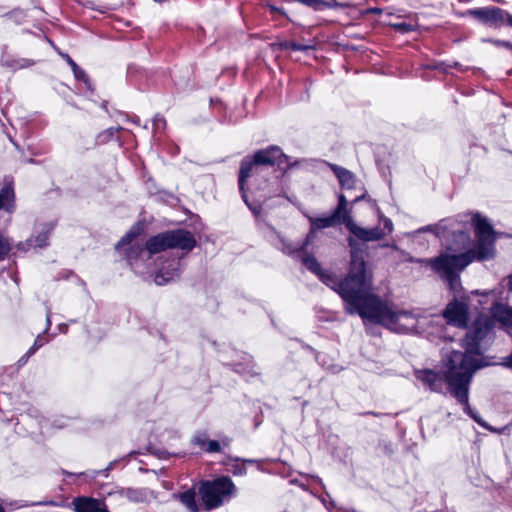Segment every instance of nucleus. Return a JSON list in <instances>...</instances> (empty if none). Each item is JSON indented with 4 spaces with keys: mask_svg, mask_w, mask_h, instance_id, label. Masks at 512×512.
<instances>
[{
    "mask_svg": "<svg viewBox=\"0 0 512 512\" xmlns=\"http://www.w3.org/2000/svg\"><path fill=\"white\" fill-rule=\"evenodd\" d=\"M39 504H41V505H52V506H56L57 505L54 501L40 502Z\"/></svg>",
    "mask_w": 512,
    "mask_h": 512,
    "instance_id": "obj_42",
    "label": "nucleus"
},
{
    "mask_svg": "<svg viewBox=\"0 0 512 512\" xmlns=\"http://www.w3.org/2000/svg\"><path fill=\"white\" fill-rule=\"evenodd\" d=\"M71 504L75 512H109L104 501L88 496L75 497Z\"/></svg>",
    "mask_w": 512,
    "mask_h": 512,
    "instance_id": "obj_13",
    "label": "nucleus"
},
{
    "mask_svg": "<svg viewBox=\"0 0 512 512\" xmlns=\"http://www.w3.org/2000/svg\"><path fill=\"white\" fill-rule=\"evenodd\" d=\"M145 249L148 253V258H150L153 254H157L166 249H169L166 233H160L148 239Z\"/></svg>",
    "mask_w": 512,
    "mask_h": 512,
    "instance_id": "obj_18",
    "label": "nucleus"
},
{
    "mask_svg": "<svg viewBox=\"0 0 512 512\" xmlns=\"http://www.w3.org/2000/svg\"><path fill=\"white\" fill-rule=\"evenodd\" d=\"M245 463H254V460H244Z\"/></svg>",
    "mask_w": 512,
    "mask_h": 512,
    "instance_id": "obj_48",
    "label": "nucleus"
},
{
    "mask_svg": "<svg viewBox=\"0 0 512 512\" xmlns=\"http://www.w3.org/2000/svg\"><path fill=\"white\" fill-rule=\"evenodd\" d=\"M165 233L169 249L191 251L196 245V240L193 234L189 231L179 229Z\"/></svg>",
    "mask_w": 512,
    "mask_h": 512,
    "instance_id": "obj_11",
    "label": "nucleus"
},
{
    "mask_svg": "<svg viewBox=\"0 0 512 512\" xmlns=\"http://www.w3.org/2000/svg\"><path fill=\"white\" fill-rule=\"evenodd\" d=\"M50 316H51V313H50V310H48L47 311V316H46V329H45V331L49 330V328H50V325H51Z\"/></svg>",
    "mask_w": 512,
    "mask_h": 512,
    "instance_id": "obj_38",
    "label": "nucleus"
},
{
    "mask_svg": "<svg viewBox=\"0 0 512 512\" xmlns=\"http://www.w3.org/2000/svg\"><path fill=\"white\" fill-rule=\"evenodd\" d=\"M153 125H154L155 129H157V130L164 129V127H165V120H164V118L160 117V116H156L154 118Z\"/></svg>",
    "mask_w": 512,
    "mask_h": 512,
    "instance_id": "obj_33",
    "label": "nucleus"
},
{
    "mask_svg": "<svg viewBox=\"0 0 512 512\" xmlns=\"http://www.w3.org/2000/svg\"><path fill=\"white\" fill-rule=\"evenodd\" d=\"M208 441L209 440H208L206 434H204V433H198L192 439V443L195 445H198L203 450H205Z\"/></svg>",
    "mask_w": 512,
    "mask_h": 512,
    "instance_id": "obj_26",
    "label": "nucleus"
},
{
    "mask_svg": "<svg viewBox=\"0 0 512 512\" xmlns=\"http://www.w3.org/2000/svg\"><path fill=\"white\" fill-rule=\"evenodd\" d=\"M330 167L343 189L352 190L357 188L359 182L352 172L335 164H331Z\"/></svg>",
    "mask_w": 512,
    "mask_h": 512,
    "instance_id": "obj_16",
    "label": "nucleus"
},
{
    "mask_svg": "<svg viewBox=\"0 0 512 512\" xmlns=\"http://www.w3.org/2000/svg\"><path fill=\"white\" fill-rule=\"evenodd\" d=\"M349 244H350V246H351L352 248L354 247V240H353L352 238H350V240H349Z\"/></svg>",
    "mask_w": 512,
    "mask_h": 512,
    "instance_id": "obj_46",
    "label": "nucleus"
},
{
    "mask_svg": "<svg viewBox=\"0 0 512 512\" xmlns=\"http://www.w3.org/2000/svg\"><path fill=\"white\" fill-rule=\"evenodd\" d=\"M316 232H317V230L314 229V227L310 225V230H309L308 234L306 235L304 241L301 243L304 251L314 241Z\"/></svg>",
    "mask_w": 512,
    "mask_h": 512,
    "instance_id": "obj_27",
    "label": "nucleus"
},
{
    "mask_svg": "<svg viewBox=\"0 0 512 512\" xmlns=\"http://www.w3.org/2000/svg\"><path fill=\"white\" fill-rule=\"evenodd\" d=\"M263 166H277L284 169L286 172L293 164L289 162V157L286 156L282 150L277 146H271L267 149L257 151L253 159L245 158L241 162L240 175H239V189L242 193V198L254 214L259 213V207L251 206L248 202L247 195L244 192V184L247 178L253 173L262 172Z\"/></svg>",
    "mask_w": 512,
    "mask_h": 512,
    "instance_id": "obj_5",
    "label": "nucleus"
},
{
    "mask_svg": "<svg viewBox=\"0 0 512 512\" xmlns=\"http://www.w3.org/2000/svg\"><path fill=\"white\" fill-rule=\"evenodd\" d=\"M43 344L44 341H42L41 335H38L31 348L27 351V357L33 355L40 347L43 346Z\"/></svg>",
    "mask_w": 512,
    "mask_h": 512,
    "instance_id": "obj_29",
    "label": "nucleus"
},
{
    "mask_svg": "<svg viewBox=\"0 0 512 512\" xmlns=\"http://www.w3.org/2000/svg\"><path fill=\"white\" fill-rule=\"evenodd\" d=\"M181 503L187 508L189 512H198L199 506L196 502V493L193 490H187L177 495Z\"/></svg>",
    "mask_w": 512,
    "mask_h": 512,
    "instance_id": "obj_22",
    "label": "nucleus"
},
{
    "mask_svg": "<svg viewBox=\"0 0 512 512\" xmlns=\"http://www.w3.org/2000/svg\"><path fill=\"white\" fill-rule=\"evenodd\" d=\"M72 71L76 79L83 81L88 87L90 86L86 73L79 66H76Z\"/></svg>",
    "mask_w": 512,
    "mask_h": 512,
    "instance_id": "obj_28",
    "label": "nucleus"
},
{
    "mask_svg": "<svg viewBox=\"0 0 512 512\" xmlns=\"http://www.w3.org/2000/svg\"><path fill=\"white\" fill-rule=\"evenodd\" d=\"M64 58L66 59L67 63L71 67V69H74V68H76V66H78L67 54L64 55Z\"/></svg>",
    "mask_w": 512,
    "mask_h": 512,
    "instance_id": "obj_36",
    "label": "nucleus"
},
{
    "mask_svg": "<svg viewBox=\"0 0 512 512\" xmlns=\"http://www.w3.org/2000/svg\"><path fill=\"white\" fill-rule=\"evenodd\" d=\"M232 472L234 475H244L246 473V468L244 464L236 463L233 465Z\"/></svg>",
    "mask_w": 512,
    "mask_h": 512,
    "instance_id": "obj_32",
    "label": "nucleus"
},
{
    "mask_svg": "<svg viewBox=\"0 0 512 512\" xmlns=\"http://www.w3.org/2000/svg\"><path fill=\"white\" fill-rule=\"evenodd\" d=\"M386 26H390V27L394 28L395 30L402 32V33L413 31L416 28L415 24L406 23L405 21L396 22V23L386 21Z\"/></svg>",
    "mask_w": 512,
    "mask_h": 512,
    "instance_id": "obj_23",
    "label": "nucleus"
},
{
    "mask_svg": "<svg viewBox=\"0 0 512 512\" xmlns=\"http://www.w3.org/2000/svg\"><path fill=\"white\" fill-rule=\"evenodd\" d=\"M306 216L310 222V225L313 226L316 230L332 227L337 222H341V219L334 213L328 217H312L309 215Z\"/></svg>",
    "mask_w": 512,
    "mask_h": 512,
    "instance_id": "obj_21",
    "label": "nucleus"
},
{
    "mask_svg": "<svg viewBox=\"0 0 512 512\" xmlns=\"http://www.w3.org/2000/svg\"><path fill=\"white\" fill-rule=\"evenodd\" d=\"M54 226L52 223L43 224L35 233L27 240L29 247L42 248L48 244L49 236Z\"/></svg>",
    "mask_w": 512,
    "mask_h": 512,
    "instance_id": "obj_17",
    "label": "nucleus"
},
{
    "mask_svg": "<svg viewBox=\"0 0 512 512\" xmlns=\"http://www.w3.org/2000/svg\"><path fill=\"white\" fill-rule=\"evenodd\" d=\"M32 63L29 62L28 60H21V62L19 63V65L17 66L18 68H24V67H27V66H30Z\"/></svg>",
    "mask_w": 512,
    "mask_h": 512,
    "instance_id": "obj_40",
    "label": "nucleus"
},
{
    "mask_svg": "<svg viewBox=\"0 0 512 512\" xmlns=\"http://www.w3.org/2000/svg\"><path fill=\"white\" fill-rule=\"evenodd\" d=\"M206 452L212 453V452H220L221 451V445L216 440H209L207 442V446L205 448Z\"/></svg>",
    "mask_w": 512,
    "mask_h": 512,
    "instance_id": "obj_30",
    "label": "nucleus"
},
{
    "mask_svg": "<svg viewBox=\"0 0 512 512\" xmlns=\"http://www.w3.org/2000/svg\"><path fill=\"white\" fill-rule=\"evenodd\" d=\"M333 213L336 214L341 220L343 219V216L346 215V213L350 215V211L347 210V199L345 195L341 194L339 196L338 206Z\"/></svg>",
    "mask_w": 512,
    "mask_h": 512,
    "instance_id": "obj_25",
    "label": "nucleus"
},
{
    "mask_svg": "<svg viewBox=\"0 0 512 512\" xmlns=\"http://www.w3.org/2000/svg\"><path fill=\"white\" fill-rule=\"evenodd\" d=\"M364 197H365V195L362 193L361 195L356 196L355 199L353 200V202H358L361 199H363Z\"/></svg>",
    "mask_w": 512,
    "mask_h": 512,
    "instance_id": "obj_43",
    "label": "nucleus"
},
{
    "mask_svg": "<svg viewBox=\"0 0 512 512\" xmlns=\"http://www.w3.org/2000/svg\"><path fill=\"white\" fill-rule=\"evenodd\" d=\"M138 233L139 231L137 229L130 230L116 245L117 250L122 249L126 245H130L126 251V258L132 267L136 265L137 260L140 257L148 256L145 248L138 243H133V239L138 235Z\"/></svg>",
    "mask_w": 512,
    "mask_h": 512,
    "instance_id": "obj_9",
    "label": "nucleus"
},
{
    "mask_svg": "<svg viewBox=\"0 0 512 512\" xmlns=\"http://www.w3.org/2000/svg\"><path fill=\"white\" fill-rule=\"evenodd\" d=\"M442 321L445 319L447 324L458 327L465 328L468 323L469 315H468V305L463 300H454L447 304L445 310L443 311L442 316H439ZM445 329L447 327L442 322ZM445 334L448 338H439L444 341H453V337L448 334L447 330H445Z\"/></svg>",
    "mask_w": 512,
    "mask_h": 512,
    "instance_id": "obj_8",
    "label": "nucleus"
},
{
    "mask_svg": "<svg viewBox=\"0 0 512 512\" xmlns=\"http://www.w3.org/2000/svg\"><path fill=\"white\" fill-rule=\"evenodd\" d=\"M235 485L229 477L203 482L199 494L207 510L221 506L235 493Z\"/></svg>",
    "mask_w": 512,
    "mask_h": 512,
    "instance_id": "obj_7",
    "label": "nucleus"
},
{
    "mask_svg": "<svg viewBox=\"0 0 512 512\" xmlns=\"http://www.w3.org/2000/svg\"><path fill=\"white\" fill-rule=\"evenodd\" d=\"M0 512H5L4 508H0Z\"/></svg>",
    "mask_w": 512,
    "mask_h": 512,
    "instance_id": "obj_49",
    "label": "nucleus"
},
{
    "mask_svg": "<svg viewBox=\"0 0 512 512\" xmlns=\"http://www.w3.org/2000/svg\"><path fill=\"white\" fill-rule=\"evenodd\" d=\"M342 223L345 224L349 232L356 237L358 240L369 242L375 241L381 238L382 230L378 227L366 229L358 226L351 218V215L346 213L343 216Z\"/></svg>",
    "mask_w": 512,
    "mask_h": 512,
    "instance_id": "obj_10",
    "label": "nucleus"
},
{
    "mask_svg": "<svg viewBox=\"0 0 512 512\" xmlns=\"http://www.w3.org/2000/svg\"><path fill=\"white\" fill-rule=\"evenodd\" d=\"M180 275V262L173 259L166 261L162 267L156 272L155 283L157 285H165L170 281L178 278Z\"/></svg>",
    "mask_w": 512,
    "mask_h": 512,
    "instance_id": "obj_14",
    "label": "nucleus"
},
{
    "mask_svg": "<svg viewBox=\"0 0 512 512\" xmlns=\"http://www.w3.org/2000/svg\"><path fill=\"white\" fill-rule=\"evenodd\" d=\"M492 327L493 320L488 316L477 317L464 339L465 352L453 350L446 356L444 378L430 369L415 372L416 378L435 392L442 390L445 381L450 393L464 405V411L479 424H482L480 418L469 405V384L475 371L483 366L476 356L481 353L480 342Z\"/></svg>",
    "mask_w": 512,
    "mask_h": 512,
    "instance_id": "obj_1",
    "label": "nucleus"
},
{
    "mask_svg": "<svg viewBox=\"0 0 512 512\" xmlns=\"http://www.w3.org/2000/svg\"><path fill=\"white\" fill-rule=\"evenodd\" d=\"M9 250V243L0 237V260L4 259V257L8 254Z\"/></svg>",
    "mask_w": 512,
    "mask_h": 512,
    "instance_id": "obj_31",
    "label": "nucleus"
},
{
    "mask_svg": "<svg viewBox=\"0 0 512 512\" xmlns=\"http://www.w3.org/2000/svg\"><path fill=\"white\" fill-rule=\"evenodd\" d=\"M281 47L283 49H291V50H295V51H307V50L314 49V45H310V44L303 45V44L292 42V41H287V42L282 43Z\"/></svg>",
    "mask_w": 512,
    "mask_h": 512,
    "instance_id": "obj_24",
    "label": "nucleus"
},
{
    "mask_svg": "<svg viewBox=\"0 0 512 512\" xmlns=\"http://www.w3.org/2000/svg\"><path fill=\"white\" fill-rule=\"evenodd\" d=\"M492 317L507 328H512V309L506 305L495 303L491 307Z\"/></svg>",
    "mask_w": 512,
    "mask_h": 512,
    "instance_id": "obj_19",
    "label": "nucleus"
},
{
    "mask_svg": "<svg viewBox=\"0 0 512 512\" xmlns=\"http://www.w3.org/2000/svg\"><path fill=\"white\" fill-rule=\"evenodd\" d=\"M0 508H3L2 504L0 503Z\"/></svg>",
    "mask_w": 512,
    "mask_h": 512,
    "instance_id": "obj_50",
    "label": "nucleus"
},
{
    "mask_svg": "<svg viewBox=\"0 0 512 512\" xmlns=\"http://www.w3.org/2000/svg\"><path fill=\"white\" fill-rule=\"evenodd\" d=\"M128 497L130 499L134 500V501H138L139 500L135 491H129L128 492Z\"/></svg>",
    "mask_w": 512,
    "mask_h": 512,
    "instance_id": "obj_41",
    "label": "nucleus"
},
{
    "mask_svg": "<svg viewBox=\"0 0 512 512\" xmlns=\"http://www.w3.org/2000/svg\"><path fill=\"white\" fill-rule=\"evenodd\" d=\"M15 208V194L11 184H6L0 191V209L13 213Z\"/></svg>",
    "mask_w": 512,
    "mask_h": 512,
    "instance_id": "obj_20",
    "label": "nucleus"
},
{
    "mask_svg": "<svg viewBox=\"0 0 512 512\" xmlns=\"http://www.w3.org/2000/svg\"><path fill=\"white\" fill-rule=\"evenodd\" d=\"M507 24L508 26L512 27V15L504 11L503 20L500 21L499 25Z\"/></svg>",
    "mask_w": 512,
    "mask_h": 512,
    "instance_id": "obj_34",
    "label": "nucleus"
},
{
    "mask_svg": "<svg viewBox=\"0 0 512 512\" xmlns=\"http://www.w3.org/2000/svg\"><path fill=\"white\" fill-rule=\"evenodd\" d=\"M386 329L395 333H426L431 340L448 338L439 315L393 310L386 304Z\"/></svg>",
    "mask_w": 512,
    "mask_h": 512,
    "instance_id": "obj_4",
    "label": "nucleus"
},
{
    "mask_svg": "<svg viewBox=\"0 0 512 512\" xmlns=\"http://www.w3.org/2000/svg\"><path fill=\"white\" fill-rule=\"evenodd\" d=\"M432 232L442 241V244L451 252L465 253L471 246V239L467 231L460 227V224L453 219H445L436 225H428L418 232Z\"/></svg>",
    "mask_w": 512,
    "mask_h": 512,
    "instance_id": "obj_6",
    "label": "nucleus"
},
{
    "mask_svg": "<svg viewBox=\"0 0 512 512\" xmlns=\"http://www.w3.org/2000/svg\"><path fill=\"white\" fill-rule=\"evenodd\" d=\"M502 365L507 368L512 369V354L504 359Z\"/></svg>",
    "mask_w": 512,
    "mask_h": 512,
    "instance_id": "obj_35",
    "label": "nucleus"
},
{
    "mask_svg": "<svg viewBox=\"0 0 512 512\" xmlns=\"http://www.w3.org/2000/svg\"><path fill=\"white\" fill-rule=\"evenodd\" d=\"M466 14L473 16L488 26H499L500 21L503 20L504 10L498 7H484L470 9L466 12Z\"/></svg>",
    "mask_w": 512,
    "mask_h": 512,
    "instance_id": "obj_12",
    "label": "nucleus"
},
{
    "mask_svg": "<svg viewBox=\"0 0 512 512\" xmlns=\"http://www.w3.org/2000/svg\"><path fill=\"white\" fill-rule=\"evenodd\" d=\"M302 262L321 282L340 295L345 303V311L351 315L358 314L368 330L372 331L375 326L384 323V304L373 292L371 272L356 251L351 253L350 271L342 280L323 270L312 255L305 254Z\"/></svg>",
    "mask_w": 512,
    "mask_h": 512,
    "instance_id": "obj_2",
    "label": "nucleus"
},
{
    "mask_svg": "<svg viewBox=\"0 0 512 512\" xmlns=\"http://www.w3.org/2000/svg\"><path fill=\"white\" fill-rule=\"evenodd\" d=\"M509 288L512 291V276L509 278Z\"/></svg>",
    "mask_w": 512,
    "mask_h": 512,
    "instance_id": "obj_45",
    "label": "nucleus"
},
{
    "mask_svg": "<svg viewBox=\"0 0 512 512\" xmlns=\"http://www.w3.org/2000/svg\"><path fill=\"white\" fill-rule=\"evenodd\" d=\"M273 232L278 241L277 243H275V246L280 251H282L284 254L294 257V256L304 252L303 246L301 245V243L293 242L292 240L286 238L281 233H279L275 230H273Z\"/></svg>",
    "mask_w": 512,
    "mask_h": 512,
    "instance_id": "obj_15",
    "label": "nucleus"
},
{
    "mask_svg": "<svg viewBox=\"0 0 512 512\" xmlns=\"http://www.w3.org/2000/svg\"><path fill=\"white\" fill-rule=\"evenodd\" d=\"M497 45H501V46H504L506 48H509L512 50V43L510 42H505V41H497L496 42Z\"/></svg>",
    "mask_w": 512,
    "mask_h": 512,
    "instance_id": "obj_39",
    "label": "nucleus"
},
{
    "mask_svg": "<svg viewBox=\"0 0 512 512\" xmlns=\"http://www.w3.org/2000/svg\"><path fill=\"white\" fill-rule=\"evenodd\" d=\"M385 224H386V233L391 232L393 229L392 221L390 219L386 218Z\"/></svg>",
    "mask_w": 512,
    "mask_h": 512,
    "instance_id": "obj_37",
    "label": "nucleus"
},
{
    "mask_svg": "<svg viewBox=\"0 0 512 512\" xmlns=\"http://www.w3.org/2000/svg\"><path fill=\"white\" fill-rule=\"evenodd\" d=\"M28 358H29V357H27V353H26L23 357H21V359L19 360V362H21L22 364H24V363H26V362H27Z\"/></svg>",
    "mask_w": 512,
    "mask_h": 512,
    "instance_id": "obj_44",
    "label": "nucleus"
},
{
    "mask_svg": "<svg viewBox=\"0 0 512 512\" xmlns=\"http://www.w3.org/2000/svg\"><path fill=\"white\" fill-rule=\"evenodd\" d=\"M315 480H316L318 483H320V484H322V485H323L322 480H321L319 477H315Z\"/></svg>",
    "mask_w": 512,
    "mask_h": 512,
    "instance_id": "obj_47",
    "label": "nucleus"
},
{
    "mask_svg": "<svg viewBox=\"0 0 512 512\" xmlns=\"http://www.w3.org/2000/svg\"><path fill=\"white\" fill-rule=\"evenodd\" d=\"M477 245L475 250L461 254L444 253L436 258L426 259L425 262L437 274L448 282L451 290L457 291L460 287L459 272L465 269L473 260L479 261L493 258L495 254V232L487 219L475 214L472 218Z\"/></svg>",
    "mask_w": 512,
    "mask_h": 512,
    "instance_id": "obj_3",
    "label": "nucleus"
}]
</instances>
